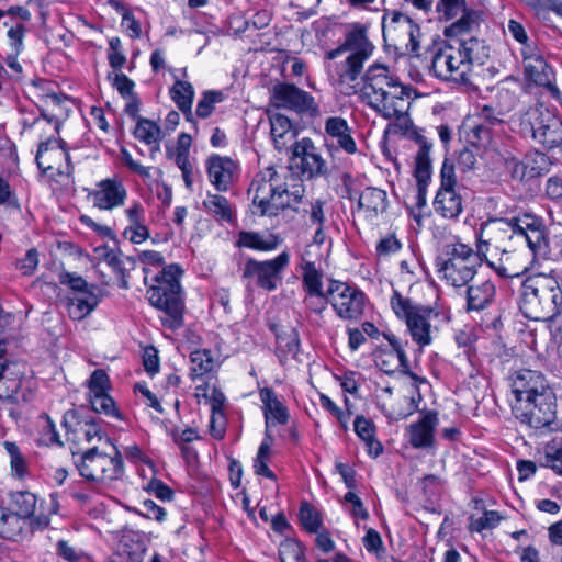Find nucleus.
<instances>
[{
	"label": "nucleus",
	"instance_id": "nucleus-1",
	"mask_svg": "<svg viewBox=\"0 0 562 562\" xmlns=\"http://www.w3.org/2000/svg\"><path fill=\"white\" fill-rule=\"evenodd\" d=\"M509 231L526 238L533 256L547 246L546 228L536 216L525 214L512 220H493L481 226L476 250L459 240L443 246L436 258L438 278L448 286L464 288L475 277L488 246L498 250V240L508 237Z\"/></svg>",
	"mask_w": 562,
	"mask_h": 562
},
{
	"label": "nucleus",
	"instance_id": "nucleus-2",
	"mask_svg": "<svg viewBox=\"0 0 562 562\" xmlns=\"http://www.w3.org/2000/svg\"><path fill=\"white\" fill-rule=\"evenodd\" d=\"M362 91L368 105L386 120H394L403 130H408V115L414 99V89L392 76L383 65H372L364 76Z\"/></svg>",
	"mask_w": 562,
	"mask_h": 562
},
{
	"label": "nucleus",
	"instance_id": "nucleus-3",
	"mask_svg": "<svg viewBox=\"0 0 562 562\" xmlns=\"http://www.w3.org/2000/svg\"><path fill=\"white\" fill-rule=\"evenodd\" d=\"M286 178L285 173L268 167L252 179L248 194L261 216H277L285 209L296 210V205L301 203L304 195L303 184L292 177V183H289Z\"/></svg>",
	"mask_w": 562,
	"mask_h": 562
},
{
	"label": "nucleus",
	"instance_id": "nucleus-4",
	"mask_svg": "<svg viewBox=\"0 0 562 562\" xmlns=\"http://www.w3.org/2000/svg\"><path fill=\"white\" fill-rule=\"evenodd\" d=\"M374 46L368 40L367 29L353 24L346 32L344 43L326 53V69L331 80L347 85L353 89L359 79L364 63L371 57Z\"/></svg>",
	"mask_w": 562,
	"mask_h": 562
},
{
	"label": "nucleus",
	"instance_id": "nucleus-5",
	"mask_svg": "<svg viewBox=\"0 0 562 562\" xmlns=\"http://www.w3.org/2000/svg\"><path fill=\"white\" fill-rule=\"evenodd\" d=\"M486 56L484 44L475 37L461 40L458 46L443 43L432 55L431 69L442 80L469 83L473 65H482Z\"/></svg>",
	"mask_w": 562,
	"mask_h": 562
},
{
	"label": "nucleus",
	"instance_id": "nucleus-6",
	"mask_svg": "<svg viewBox=\"0 0 562 562\" xmlns=\"http://www.w3.org/2000/svg\"><path fill=\"white\" fill-rule=\"evenodd\" d=\"M520 307L535 319L553 318L562 313V290L553 271L533 273L524 281Z\"/></svg>",
	"mask_w": 562,
	"mask_h": 562
},
{
	"label": "nucleus",
	"instance_id": "nucleus-7",
	"mask_svg": "<svg viewBox=\"0 0 562 562\" xmlns=\"http://www.w3.org/2000/svg\"><path fill=\"white\" fill-rule=\"evenodd\" d=\"M181 274L182 270L178 265L166 266L155 277V284L147 290L150 304L165 313L161 317L162 325L172 330L183 325Z\"/></svg>",
	"mask_w": 562,
	"mask_h": 562
},
{
	"label": "nucleus",
	"instance_id": "nucleus-8",
	"mask_svg": "<svg viewBox=\"0 0 562 562\" xmlns=\"http://www.w3.org/2000/svg\"><path fill=\"white\" fill-rule=\"evenodd\" d=\"M519 133L548 150L562 148V120L543 105L530 106L520 116Z\"/></svg>",
	"mask_w": 562,
	"mask_h": 562
},
{
	"label": "nucleus",
	"instance_id": "nucleus-9",
	"mask_svg": "<svg viewBox=\"0 0 562 562\" xmlns=\"http://www.w3.org/2000/svg\"><path fill=\"white\" fill-rule=\"evenodd\" d=\"M391 306L397 317L405 321L413 340L420 347L431 342V322L439 313L429 306L416 305L400 292L394 291Z\"/></svg>",
	"mask_w": 562,
	"mask_h": 562
},
{
	"label": "nucleus",
	"instance_id": "nucleus-10",
	"mask_svg": "<svg viewBox=\"0 0 562 562\" xmlns=\"http://www.w3.org/2000/svg\"><path fill=\"white\" fill-rule=\"evenodd\" d=\"M513 414L521 423L536 430H553L555 424V398L553 393L512 405Z\"/></svg>",
	"mask_w": 562,
	"mask_h": 562
},
{
	"label": "nucleus",
	"instance_id": "nucleus-11",
	"mask_svg": "<svg viewBox=\"0 0 562 562\" xmlns=\"http://www.w3.org/2000/svg\"><path fill=\"white\" fill-rule=\"evenodd\" d=\"M80 475L89 481L102 482L117 479L123 471L121 454L101 453L95 447L85 451L76 461Z\"/></svg>",
	"mask_w": 562,
	"mask_h": 562
},
{
	"label": "nucleus",
	"instance_id": "nucleus-12",
	"mask_svg": "<svg viewBox=\"0 0 562 562\" xmlns=\"http://www.w3.org/2000/svg\"><path fill=\"white\" fill-rule=\"evenodd\" d=\"M290 256L283 251L276 258L266 261L248 259L244 266L241 278L246 286L250 288L252 283L258 286L273 291L281 279V273L289 265Z\"/></svg>",
	"mask_w": 562,
	"mask_h": 562
},
{
	"label": "nucleus",
	"instance_id": "nucleus-13",
	"mask_svg": "<svg viewBox=\"0 0 562 562\" xmlns=\"http://www.w3.org/2000/svg\"><path fill=\"white\" fill-rule=\"evenodd\" d=\"M456 187L454 166L445 159L440 171V188L434 200L435 212L443 218L454 220L463 211V199Z\"/></svg>",
	"mask_w": 562,
	"mask_h": 562
},
{
	"label": "nucleus",
	"instance_id": "nucleus-14",
	"mask_svg": "<svg viewBox=\"0 0 562 562\" xmlns=\"http://www.w3.org/2000/svg\"><path fill=\"white\" fill-rule=\"evenodd\" d=\"M327 296L337 316L342 319H357L363 313L366 295L356 286L331 280Z\"/></svg>",
	"mask_w": 562,
	"mask_h": 562
},
{
	"label": "nucleus",
	"instance_id": "nucleus-15",
	"mask_svg": "<svg viewBox=\"0 0 562 562\" xmlns=\"http://www.w3.org/2000/svg\"><path fill=\"white\" fill-rule=\"evenodd\" d=\"M512 394L515 397L513 404L529 402L532 398L553 393L546 376L537 370L517 369L508 376Z\"/></svg>",
	"mask_w": 562,
	"mask_h": 562
},
{
	"label": "nucleus",
	"instance_id": "nucleus-16",
	"mask_svg": "<svg viewBox=\"0 0 562 562\" xmlns=\"http://www.w3.org/2000/svg\"><path fill=\"white\" fill-rule=\"evenodd\" d=\"M513 235H515V233L509 231L508 238ZM516 236L526 239L521 235L516 234ZM505 239H507V237L498 240V250H496L494 246H488L486 257L483 258L486 260L488 267H491L499 277H519L529 270V265L526 260H522V255L519 251H508L505 248H502V241ZM525 241L527 243V240Z\"/></svg>",
	"mask_w": 562,
	"mask_h": 562
},
{
	"label": "nucleus",
	"instance_id": "nucleus-17",
	"mask_svg": "<svg viewBox=\"0 0 562 562\" xmlns=\"http://www.w3.org/2000/svg\"><path fill=\"white\" fill-rule=\"evenodd\" d=\"M271 102L276 108L297 113H315L317 105L314 98L306 91L290 83H278L273 87Z\"/></svg>",
	"mask_w": 562,
	"mask_h": 562
},
{
	"label": "nucleus",
	"instance_id": "nucleus-18",
	"mask_svg": "<svg viewBox=\"0 0 562 562\" xmlns=\"http://www.w3.org/2000/svg\"><path fill=\"white\" fill-rule=\"evenodd\" d=\"M36 162L43 172L56 171L58 175H69L72 170L70 156L63 142L57 138H49L40 144Z\"/></svg>",
	"mask_w": 562,
	"mask_h": 562
},
{
	"label": "nucleus",
	"instance_id": "nucleus-19",
	"mask_svg": "<svg viewBox=\"0 0 562 562\" xmlns=\"http://www.w3.org/2000/svg\"><path fill=\"white\" fill-rule=\"evenodd\" d=\"M324 140L329 151L342 150L348 155H355L358 151L352 128L341 116H329L325 120Z\"/></svg>",
	"mask_w": 562,
	"mask_h": 562
},
{
	"label": "nucleus",
	"instance_id": "nucleus-20",
	"mask_svg": "<svg viewBox=\"0 0 562 562\" xmlns=\"http://www.w3.org/2000/svg\"><path fill=\"white\" fill-rule=\"evenodd\" d=\"M292 154L303 176L313 178L326 173V161L311 138L305 137L295 142Z\"/></svg>",
	"mask_w": 562,
	"mask_h": 562
},
{
	"label": "nucleus",
	"instance_id": "nucleus-21",
	"mask_svg": "<svg viewBox=\"0 0 562 562\" xmlns=\"http://www.w3.org/2000/svg\"><path fill=\"white\" fill-rule=\"evenodd\" d=\"M88 196L92 200L94 207L111 211L124 205L127 190L117 178H108L98 182L95 189Z\"/></svg>",
	"mask_w": 562,
	"mask_h": 562
},
{
	"label": "nucleus",
	"instance_id": "nucleus-22",
	"mask_svg": "<svg viewBox=\"0 0 562 562\" xmlns=\"http://www.w3.org/2000/svg\"><path fill=\"white\" fill-rule=\"evenodd\" d=\"M5 355V344L0 341V398L16 400L24 383V371L18 363H8Z\"/></svg>",
	"mask_w": 562,
	"mask_h": 562
},
{
	"label": "nucleus",
	"instance_id": "nucleus-23",
	"mask_svg": "<svg viewBox=\"0 0 562 562\" xmlns=\"http://www.w3.org/2000/svg\"><path fill=\"white\" fill-rule=\"evenodd\" d=\"M206 169L211 183L217 191H227L233 184L238 165L229 157L212 155L206 160Z\"/></svg>",
	"mask_w": 562,
	"mask_h": 562
},
{
	"label": "nucleus",
	"instance_id": "nucleus-24",
	"mask_svg": "<svg viewBox=\"0 0 562 562\" xmlns=\"http://www.w3.org/2000/svg\"><path fill=\"white\" fill-rule=\"evenodd\" d=\"M127 225L123 231V236L132 244H142L149 238V228L146 225V211L143 203L138 200L132 201L124 210Z\"/></svg>",
	"mask_w": 562,
	"mask_h": 562
},
{
	"label": "nucleus",
	"instance_id": "nucleus-25",
	"mask_svg": "<svg viewBox=\"0 0 562 562\" xmlns=\"http://www.w3.org/2000/svg\"><path fill=\"white\" fill-rule=\"evenodd\" d=\"M465 286V310L468 312L486 310L496 299V286L491 280H479Z\"/></svg>",
	"mask_w": 562,
	"mask_h": 562
},
{
	"label": "nucleus",
	"instance_id": "nucleus-26",
	"mask_svg": "<svg viewBox=\"0 0 562 562\" xmlns=\"http://www.w3.org/2000/svg\"><path fill=\"white\" fill-rule=\"evenodd\" d=\"M438 425V413L426 412L423 417L409 426V442L414 448L431 447L434 431Z\"/></svg>",
	"mask_w": 562,
	"mask_h": 562
},
{
	"label": "nucleus",
	"instance_id": "nucleus-27",
	"mask_svg": "<svg viewBox=\"0 0 562 562\" xmlns=\"http://www.w3.org/2000/svg\"><path fill=\"white\" fill-rule=\"evenodd\" d=\"M390 345L392 346L391 351L382 352L380 356V367L385 372L393 371V368H401L403 373L415 381V383H424L425 379L418 376L409 370L408 359L400 344L395 338H389Z\"/></svg>",
	"mask_w": 562,
	"mask_h": 562
},
{
	"label": "nucleus",
	"instance_id": "nucleus-28",
	"mask_svg": "<svg viewBox=\"0 0 562 562\" xmlns=\"http://www.w3.org/2000/svg\"><path fill=\"white\" fill-rule=\"evenodd\" d=\"M526 76L538 86L554 88L552 86L553 71L544 58L533 52L522 50Z\"/></svg>",
	"mask_w": 562,
	"mask_h": 562
},
{
	"label": "nucleus",
	"instance_id": "nucleus-29",
	"mask_svg": "<svg viewBox=\"0 0 562 562\" xmlns=\"http://www.w3.org/2000/svg\"><path fill=\"white\" fill-rule=\"evenodd\" d=\"M145 547L134 535H124L115 550L108 557V562H143Z\"/></svg>",
	"mask_w": 562,
	"mask_h": 562
},
{
	"label": "nucleus",
	"instance_id": "nucleus-30",
	"mask_svg": "<svg viewBox=\"0 0 562 562\" xmlns=\"http://www.w3.org/2000/svg\"><path fill=\"white\" fill-rule=\"evenodd\" d=\"M133 134L139 142L150 146V158L154 159L160 151V142L164 137L160 126L151 120L139 117Z\"/></svg>",
	"mask_w": 562,
	"mask_h": 562
},
{
	"label": "nucleus",
	"instance_id": "nucleus-31",
	"mask_svg": "<svg viewBox=\"0 0 562 562\" xmlns=\"http://www.w3.org/2000/svg\"><path fill=\"white\" fill-rule=\"evenodd\" d=\"M259 395L263 404L266 425L269 426L271 422L286 424L289 420L288 408L280 402L273 390L265 387L260 390Z\"/></svg>",
	"mask_w": 562,
	"mask_h": 562
},
{
	"label": "nucleus",
	"instance_id": "nucleus-32",
	"mask_svg": "<svg viewBox=\"0 0 562 562\" xmlns=\"http://www.w3.org/2000/svg\"><path fill=\"white\" fill-rule=\"evenodd\" d=\"M358 210L373 218L386 210V192L378 188H366L358 199Z\"/></svg>",
	"mask_w": 562,
	"mask_h": 562
},
{
	"label": "nucleus",
	"instance_id": "nucleus-33",
	"mask_svg": "<svg viewBox=\"0 0 562 562\" xmlns=\"http://www.w3.org/2000/svg\"><path fill=\"white\" fill-rule=\"evenodd\" d=\"M419 149L415 156L414 177L417 183L428 184L431 177V144L423 136L417 138Z\"/></svg>",
	"mask_w": 562,
	"mask_h": 562
},
{
	"label": "nucleus",
	"instance_id": "nucleus-34",
	"mask_svg": "<svg viewBox=\"0 0 562 562\" xmlns=\"http://www.w3.org/2000/svg\"><path fill=\"white\" fill-rule=\"evenodd\" d=\"M279 244V237L272 233L240 232L237 240L239 247L261 251L273 250Z\"/></svg>",
	"mask_w": 562,
	"mask_h": 562
},
{
	"label": "nucleus",
	"instance_id": "nucleus-35",
	"mask_svg": "<svg viewBox=\"0 0 562 562\" xmlns=\"http://www.w3.org/2000/svg\"><path fill=\"white\" fill-rule=\"evenodd\" d=\"M271 136L278 150H282L294 137L295 133L290 119L277 113L270 115Z\"/></svg>",
	"mask_w": 562,
	"mask_h": 562
},
{
	"label": "nucleus",
	"instance_id": "nucleus-36",
	"mask_svg": "<svg viewBox=\"0 0 562 562\" xmlns=\"http://www.w3.org/2000/svg\"><path fill=\"white\" fill-rule=\"evenodd\" d=\"M203 206L218 222L231 223L234 221V210L223 195L207 193L203 200Z\"/></svg>",
	"mask_w": 562,
	"mask_h": 562
},
{
	"label": "nucleus",
	"instance_id": "nucleus-37",
	"mask_svg": "<svg viewBox=\"0 0 562 562\" xmlns=\"http://www.w3.org/2000/svg\"><path fill=\"white\" fill-rule=\"evenodd\" d=\"M277 352L282 363L291 358H295L300 350L299 333L294 328H288L281 334H277Z\"/></svg>",
	"mask_w": 562,
	"mask_h": 562
},
{
	"label": "nucleus",
	"instance_id": "nucleus-38",
	"mask_svg": "<svg viewBox=\"0 0 562 562\" xmlns=\"http://www.w3.org/2000/svg\"><path fill=\"white\" fill-rule=\"evenodd\" d=\"M99 297L94 292L76 295L69 299L68 314L72 319H82L88 316L98 305Z\"/></svg>",
	"mask_w": 562,
	"mask_h": 562
},
{
	"label": "nucleus",
	"instance_id": "nucleus-39",
	"mask_svg": "<svg viewBox=\"0 0 562 562\" xmlns=\"http://www.w3.org/2000/svg\"><path fill=\"white\" fill-rule=\"evenodd\" d=\"M327 303H329L327 291L321 292V294L307 293L304 297L307 317L313 325L317 327H322L324 325L325 322L323 319V313L327 308Z\"/></svg>",
	"mask_w": 562,
	"mask_h": 562
},
{
	"label": "nucleus",
	"instance_id": "nucleus-40",
	"mask_svg": "<svg viewBox=\"0 0 562 562\" xmlns=\"http://www.w3.org/2000/svg\"><path fill=\"white\" fill-rule=\"evenodd\" d=\"M190 375L195 378H201L207 373H210L215 366V361L212 355V351L209 349H196L190 355Z\"/></svg>",
	"mask_w": 562,
	"mask_h": 562
},
{
	"label": "nucleus",
	"instance_id": "nucleus-41",
	"mask_svg": "<svg viewBox=\"0 0 562 562\" xmlns=\"http://www.w3.org/2000/svg\"><path fill=\"white\" fill-rule=\"evenodd\" d=\"M14 513L23 518H30L35 514L37 497L29 491H18L11 494Z\"/></svg>",
	"mask_w": 562,
	"mask_h": 562
},
{
	"label": "nucleus",
	"instance_id": "nucleus-42",
	"mask_svg": "<svg viewBox=\"0 0 562 562\" xmlns=\"http://www.w3.org/2000/svg\"><path fill=\"white\" fill-rule=\"evenodd\" d=\"M170 93L172 100L182 112H190L194 97V90L191 83L178 80L171 88Z\"/></svg>",
	"mask_w": 562,
	"mask_h": 562
},
{
	"label": "nucleus",
	"instance_id": "nucleus-43",
	"mask_svg": "<svg viewBox=\"0 0 562 562\" xmlns=\"http://www.w3.org/2000/svg\"><path fill=\"white\" fill-rule=\"evenodd\" d=\"M72 434L78 442L93 443L94 441H101L103 438L100 426L93 420L78 423Z\"/></svg>",
	"mask_w": 562,
	"mask_h": 562
},
{
	"label": "nucleus",
	"instance_id": "nucleus-44",
	"mask_svg": "<svg viewBox=\"0 0 562 562\" xmlns=\"http://www.w3.org/2000/svg\"><path fill=\"white\" fill-rule=\"evenodd\" d=\"M542 465L562 475V440H552L544 447Z\"/></svg>",
	"mask_w": 562,
	"mask_h": 562
},
{
	"label": "nucleus",
	"instance_id": "nucleus-45",
	"mask_svg": "<svg viewBox=\"0 0 562 562\" xmlns=\"http://www.w3.org/2000/svg\"><path fill=\"white\" fill-rule=\"evenodd\" d=\"M303 283L307 293L321 294L323 291L322 273L314 262H306L303 267Z\"/></svg>",
	"mask_w": 562,
	"mask_h": 562
},
{
	"label": "nucleus",
	"instance_id": "nucleus-46",
	"mask_svg": "<svg viewBox=\"0 0 562 562\" xmlns=\"http://www.w3.org/2000/svg\"><path fill=\"white\" fill-rule=\"evenodd\" d=\"M269 458L270 445L268 442H261L257 456L254 460V471L257 475L265 476L269 480L276 481V474L268 467Z\"/></svg>",
	"mask_w": 562,
	"mask_h": 562
},
{
	"label": "nucleus",
	"instance_id": "nucleus-47",
	"mask_svg": "<svg viewBox=\"0 0 562 562\" xmlns=\"http://www.w3.org/2000/svg\"><path fill=\"white\" fill-rule=\"evenodd\" d=\"M462 16L453 22L450 26L446 27L445 34L447 36H459L467 34L477 25V16L473 12H461Z\"/></svg>",
	"mask_w": 562,
	"mask_h": 562
},
{
	"label": "nucleus",
	"instance_id": "nucleus-48",
	"mask_svg": "<svg viewBox=\"0 0 562 562\" xmlns=\"http://www.w3.org/2000/svg\"><path fill=\"white\" fill-rule=\"evenodd\" d=\"M90 403L94 412L110 417L121 418L120 412L115 406L114 400L108 394L91 395Z\"/></svg>",
	"mask_w": 562,
	"mask_h": 562
},
{
	"label": "nucleus",
	"instance_id": "nucleus-49",
	"mask_svg": "<svg viewBox=\"0 0 562 562\" xmlns=\"http://www.w3.org/2000/svg\"><path fill=\"white\" fill-rule=\"evenodd\" d=\"M225 99L222 91H206L196 105V115L201 119L209 117L216 103H221Z\"/></svg>",
	"mask_w": 562,
	"mask_h": 562
},
{
	"label": "nucleus",
	"instance_id": "nucleus-50",
	"mask_svg": "<svg viewBox=\"0 0 562 562\" xmlns=\"http://www.w3.org/2000/svg\"><path fill=\"white\" fill-rule=\"evenodd\" d=\"M22 516L16 513L3 514L0 518V535L7 539H14L22 530Z\"/></svg>",
	"mask_w": 562,
	"mask_h": 562
},
{
	"label": "nucleus",
	"instance_id": "nucleus-51",
	"mask_svg": "<svg viewBox=\"0 0 562 562\" xmlns=\"http://www.w3.org/2000/svg\"><path fill=\"white\" fill-rule=\"evenodd\" d=\"M4 447L10 456V464L12 473L16 477H23L26 473V462L20 452L19 447L14 442L7 441Z\"/></svg>",
	"mask_w": 562,
	"mask_h": 562
},
{
	"label": "nucleus",
	"instance_id": "nucleus-52",
	"mask_svg": "<svg viewBox=\"0 0 562 562\" xmlns=\"http://www.w3.org/2000/svg\"><path fill=\"white\" fill-rule=\"evenodd\" d=\"M501 519L502 517L497 512L485 510L483 516L471 518L470 530L481 532L486 529H493L499 524Z\"/></svg>",
	"mask_w": 562,
	"mask_h": 562
},
{
	"label": "nucleus",
	"instance_id": "nucleus-53",
	"mask_svg": "<svg viewBox=\"0 0 562 562\" xmlns=\"http://www.w3.org/2000/svg\"><path fill=\"white\" fill-rule=\"evenodd\" d=\"M88 387L89 396L108 393L110 380L106 372L102 369L94 370L88 381Z\"/></svg>",
	"mask_w": 562,
	"mask_h": 562
},
{
	"label": "nucleus",
	"instance_id": "nucleus-54",
	"mask_svg": "<svg viewBox=\"0 0 562 562\" xmlns=\"http://www.w3.org/2000/svg\"><path fill=\"white\" fill-rule=\"evenodd\" d=\"M102 256L104 261L113 269V271L121 279V288L127 289L128 282L126 280L125 269L122 265V259L120 255L113 249L105 248Z\"/></svg>",
	"mask_w": 562,
	"mask_h": 562
},
{
	"label": "nucleus",
	"instance_id": "nucleus-55",
	"mask_svg": "<svg viewBox=\"0 0 562 562\" xmlns=\"http://www.w3.org/2000/svg\"><path fill=\"white\" fill-rule=\"evenodd\" d=\"M394 22H400L407 30L409 35V45L411 50L416 53L420 47L419 38H420V29L417 24H414L412 20L403 14H396L393 16Z\"/></svg>",
	"mask_w": 562,
	"mask_h": 562
},
{
	"label": "nucleus",
	"instance_id": "nucleus-56",
	"mask_svg": "<svg viewBox=\"0 0 562 562\" xmlns=\"http://www.w3.org/2000/svg\"><path fill=\"white\" fill-rule=\"evenodd\" d=\"M109 64L112 68L120 70L126 61V57L123 53L122 42L119 37H112L109 40Z\"/></svg>",
	"mask_w": 562,
	"mask_h": 562
},
{
	"label": "nucleus",
	"instance_id": "nucleus-57",
	"mask_svg": "<svg viewBox=\"0 0 562 562\" xmlns=\"http://www.w3.org/2000/svg\"><path fill=\"white\" fill-rule=\"evenodd\" d=\"M464 10V0H440L437 4V11L445 20L453 19Z\"/></svg>",
	"mask_w": 562,
	"mask_h": 562
},
{
	"label": "nucleus",
	"instance_id": "nucleus-58",
	"mask_svg": "<svg viewBox=\"0 0 562 562\" xmlns=\"http://www.w3.org/2000/svg\"><path fill=\"white\" fill-rule=\"evenodd\" d=\"M300 520L303 527L310 532H315L321 525L317 512L308 503L301 505Z\"/></svg>",
	"mask_w": 562,
	"mask_h": 562
},
{
	"label": "nucleus",
	"instance_id": "nucleus-59",
	"mask_svg": "<svg viewBox=\"0 0 562 562\" xmlns=\"http://www.w3.org/2000/svg\"><path fill=\"white\" fill-rule=\"evenodd\" d=\"M60 282L80 294L93 292L95 289L94 285H90L81 276L69 272L60 276Z\"/></svg>",
	"mask_w": 562,
	"mask_h": 562
},
{
	"label": "nucleus",
	"instance_id": "nucleus-60",
	"mask_svg": "<svg viewBox=\"0 0 562 562\" xmlns=\"http://www.w3.org/2000/svg\"><path fill=\"white\" fill-rule=\"evenodd\" d=\"M363 546L370 553H374L378 558L382 557L385 552L382 538L380 533L369 528L363 537Z\"/></svg>",
	"mask_w": 562,
	"mask_h": 562
},
{
	"label": "nucleus",
	"instance_id": "nucleus-61",
	"mask_svg": "<svg viewBox=\"0 0 562 562\" xmlns=\"http://www.w3.org/2000/svg\"><path fill=\"white\" fill-rule=\"evenodd\" d=\"M505 111L495 109L492 105H483L477 113V121L488 126H494L503 121Z\"/></svg>",
	"mask_w": 562,
	"mask_h": 562
},
{
	"label": "nucleus",
	"instance_id": "nucleus-62",
	"mask_svg": "<svg viewBox=\"0 0 562 562\" xmlns=\"http://www.w3.org/2000/svg\"><path fill=\"white\" fill-rule=\"evenodd\" d=\"M38 266V252L35 248H31L27 250L25 256L18 260L16 268L24 276H31L34 273L35 269Z\"/></svg>",
	"mask_w": 562,
	"mask_h": 562
},
{
	"label": "nucleus",
	"instance_id": "nucleus-63",
	"mask_svg": "<svg viewBox=\"0 0 562 562\" xmlns=\"http://www.w3.org/2000/svg\"><path fill=\"white\" fill-rule=\"evenodd\" d=\"M491 128V126L477 121L471 127V142L477 146L488 144L492 138Z\"/></svg>",
	"mask_w": 562,
	"mask_h": 562
},
{
	"label": "nucleus",
	"instance_id": "nucleus-64",
	"mask_svg": "<svg viewBox=\"0 0 562 562\" xmlns=\"http://www.w3.org/2000/svg\"><path fill=\"white\" fill-rule=\"evenodd\" d=\"M504 166L514 179L522 180L526 176H529L528 166L514 156L506 157Z\"/></svg>",
	"mask_w": 562,
	"mask_h": 562
}]
</instances>
